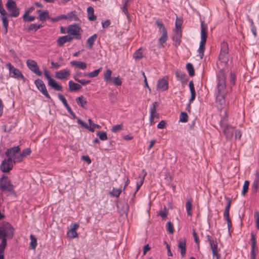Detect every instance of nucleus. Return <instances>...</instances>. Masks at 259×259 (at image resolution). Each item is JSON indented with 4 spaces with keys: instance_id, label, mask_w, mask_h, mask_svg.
Masks as SVG:
<instances>
[{
    "instance_id": "680f3d73",
    "label": "nucleus",
    "mask_w": 259,
    "mask_h": 259,
    "mask_svg": "<svg viewBox=\"0 0 259 259\" xmlns=\"http://www.w3.org/2000/svg\"><path fill=\"white\" fill-rule=\"evenodd\" d=\"M37 24H31L29 27H28V31H36L37 30Z\"/></svg>"
},
{
    "instance_id": "603ef678",
    "label": "nucleus",
    "mask_w": 259,
    "mask_h": 259,
    "mask_svg": "<svg viewBox=\"0 0 259 259\" xmlns=\"http://www.w3.org/2000/svg\"><path fill=\"white\" fill-rule=\"evenodd\" d=\"M122 128H123V125L122 124H117V125H114L112 127V128L111 129V131L113 133H117V132H118L120 130H122Z\"/></svg>"
},
{
    "instance_id": "473e14b6",
    "label": "nucleus",
    "mask_w": 259,
    "mask_h": 259,
    "mask_svg": "<svg viewBox=\"0 0 259 259\" xmlns=\"http://www.w3.org/2000/svg\"><path fill=\"white\" fill-rule=\"evenodd\" d=\"M205 42H200L198 52L200 59H202L204 56V52L205 49Z\"/></svg>"
},
{
    "instance_id": "1a4fd4ad",
    "label": "nucleus",
    "mask_w": 259,
    "mask_h": 259,
    "mask_svg": "<svg viewBox=\"0 0 259 259\" xmlns=\"http://www.w3.org/2000/svg\"><path fill=\"white\" fill-rule=\"evenodd\" d=\"M34 83L40 92H41L47 98L51 99V96L48 93L46 85L42 80L37 79L34 81Z\"/></svg>"
},
{
    "instance_id": "58836bf2",
    "label": "nucleus",
    "mask_w": 259,
    "mask_h": 259,
    "mask_svg": "<svg viewBox=\"0 0 259 259\" xmlns=\"http://www.w3.org/2000/svg\"><path fill=\"white\" fill-rule=\"evenodd\" d=\"M122 192L120 189L113 188L112 191L110 192V195L112 197H118Z\"/></svg>"
},
{
    "instance_id": "2eb2a0df",
    "label": "nucleus",
    "mask_w": 259,
    "mask_h": 259,
    "mask_svg": "<svg viewBox=\"0 0 259 259\" xmlns=\"http://www.w3.org/2000/svg\"><path fill=\"white\" fill-rule=\"evenodd\" d=\"M250 241L251 242L250 258L251 259H256L255 249L256 248V242L255 235L253 232L251 233Z\"/></svg>"
},
{
    "instance_id": "de8ad7c7",
    "label": "nucleus",
    "mask_w": 259,
    "mask_h": 259,
    "mask_svg": "<svg viewBox=\"0 0 259 259\" xmlns=\"http://www.w3.org/2000/svg\"><path fill=\"white\" fill-rule=\"evenodd\" d=\"M58 96L59 99L61 101V102H62V103L65 107V108L66 109L67 108H68L69 107V106L68 104L67 103V102L66 99L65 98V97L62 94H59V93L58 94Z\"/></svg>"
},
{
    "instance_id": "f8f14e48",
    "label": "nucleus",
    "mask_w": 259,
    "mask_h": 259,
    "mask_svg": "<svg viewBox=\"0 0 259 259\" xmlns=\"http://www.w3.org/2000/svg\"><path fill=\"white\" fill-rule=\"evenodd\" d=\"M26 64L28 68L33 73L38 76L42 75L41 71L39 70L36 62L31 59H29L26 62Z\"/></svg>"
},
{
    "instance_id": "7c9ffc66",
    "label": "nucleus",
    "mask_w": 259,
    "mask_h": 259,
    "mask_svg": "<svg viewBox=\"0 0 259 259\" xmlns=\"http://www.w3.org/2000/svg\"><path fill=\"white\" fill-rule=\"evenodd\" d=\"M94 8L91 6L89 7L87 9V13L90 21H95L97 17L94 15Z\"/></svg>"
},
{
    "instance_id": "7ed1b4c3",
    "label": "nucleus",
    "mask_w": 259,
    "mask_h": 259,
    "mask_svg": "<svg viewBox=\"0 0 259 259\" xmlns=\"http://www.w3.org/2000/svg\"><path fill=\"white\" fill-rule=\"evenodd\" d=\"M155 24L159 28V32L162 33L161 36L158 39L159 48H163V44L166 42L168 39V35L167 30L164 25L163 23L157 20L155 22Z\"/></svg>"
},
{
    "instance_id": "0eeeda50",
    "label": "nucleus",
    "mask_w": 259,
    "mask_h": 259,
    "mask_svg": "<svg viewBox=\"0 0 259 259\" xmlns=\"http://www.w3.org/2000/svg\"><path fill=\"white\" fill-rule=\"evenodd\" d=\"M44 75L48 80V85L49 86L58 91L62 90V86L57 83L56 81L51 77L50 72L47 69H45L44 70Z\"/></svg>"
},
{
    "instance_id": "c03bdc74",
    "label": "nucleus",
    "mask_w": 259,
    "mask_h": 259,
    "mask_svg": "<svg viewBox=\"0 0 259 259\" xmlns=\"http://www.w3.org/2000/svg\"><path fill=\"white\" fill-rule=\"evenodd\" d=\"M188 116L186 112H182L180 115L179 121L182 122H186L188 121Z\"/></svg>"
},
{
    "instance_id": "cd10ccee",
    "label": "nucleus",
    "mask_w": 259,
    "mask_h": 259,
    "mask_svg": "<svg viewBox=\"0 0 259 259\" xmlns=\"http://www.w3.org/2000/svg\"><path fill=\"white\" fill-rule=\"evenodd\" d=\"M97 38V35L96 34H93L92 36L90 37L87 41V47L90 49H92L94 45V43Z\"/></svg>"
},
{
    "instance_id": "2f4dec72",
    "label": "nucleus",
    "mask_w": 259,
    "mask_h": 259,
    "mask_svg": "<svg viewBox=\"0 0 259 259\" xmlns=\"http://www.w3.org/2000/svg\"><path fill=\"white\" fill-rule=\"evenodd\" d=\"M70 64L71 65L76 66L81 69H85L87 68V64L83 62L72 61L70 62Z\"/></svg>"
},
{
    "instance_id": "4468645a",
    "label": "nucleus",
    "mask_w": 259,
    "mask_h": 259,
    "mask_svg": "<svg viewBox=\"0 0 259 259\" xmlns=\"http://www.w3.org/2000/svg\"><path fill=\"white\" fill-rule=\"evenodd\" d=\"M20 151V148L18 146H14L8 149L5 152V154L8 158H11V159H13L14 157H16L17 154Z\"/></svg>"
},
{
    "instance_id": "4c0bfd02",
    "label": "nucleus",
    "mask_w": 259,
    "mask_h": 259,
    "mask_svg": "<svg viewBox=\"0 0 259 259\" xmlns=\"http://www.w3.org/2000/svg\"><path fill=\"white\" fill-rule=\"evenodd\" d=\"M186 69L189 73V74L190 76H193L195 74V70L193 67V65L188 63L186 65Z\"/></svg>"
},
{
    "instance_id": "9b49d317",
    "label": "nucleus",
    "mask_w": 259,
    "mask_h": 259,
    "mask_svg": "<svg viewBox=\"0 0 259 259\" xmlns=\"http://www.w3.org/2000/svg\"><path fill=\"white\" fill-rule=\"evenodd\" d=\"M13 160L11 158L5 159L1 164V169L4 172L10 171L13 166Z\"/></svg>"
},
{
    "instance_id": "37998d69",
    "label": "nucleus",
    "mask_w": 259,
    "mask_h": 259,
    "mask_svg": "<svg viewBox=\"0 0 259 259\" xmlns=\"http://www.w3.org/2000/svg\"><path fill=\"white\" fill-rule=\"evenodd\" d=\"M67 235L69 238L72 239L77 238L78 236L76 231L71 229L68 231Z\"/></svg>"
},
{
    "instance_id": "f257e3e1",
    "label": "nucleus",
    "mask_w": 259,
    "mask_h": 259,
    "mask_svg": "<svg viewBox=\"0 0 259 259\" xmlns=\"http://www.w3.org/2000/svg\"><path fill=\"white\" fill-rule=\"evenodd\" d=\"M220 125L223 128V132L226 138L232 139L234 134V127L228 124V114L226 111H225L224 117L220 121Z\"/></svg>"
},
{
    "instance_id": "20e7f679",
    "label": "nucleus",
    "mask_w": 259,
    "mask_h": 259,
    "mask_svg": "<svg viewBox=\"0 0 259 259\" xmlns=\"http://www.w3.org/2000/svg\"><path fill=\"white\" fill-rule=\"evenodd\" d=\"M0 190L2 191H8L11 193H15L14 186L8 177L3 176L0 179Z\"/></svg>"
},
{
    "instance_id": "e2e57ef3",
    "label": "nucleus",
    "mask_w": 259,
    "mask_h": 259,
    "mask_svg": "<svg viewBox=\"0 0 259 259\" xmlns=\"http://www.w3.org/2000/svg\"><path fill=\"white\" fill-rule=\"evenodd\" d=\"M31 152V150L30 148H28L24 149L22 152H21L24 156H26L27 155H29Z\"/></svg>"
},
{
    "instance_id": "dca6fc26",
    "label": "nucleus",
    "mask_w": 259,
    "mask_h": 259,
    "mask_svg": "<svg viewBox=\"0 0 259 259\" xmlns=\"http://www.w3.org/2000/svg\"><path fill=\"white\" fill-rule=\"evenodd\" d=\"M207 25L204 21H201V40L200 42H206L207 36Z\"/></svg>"
},
{
    "instance_id": "5701e85b",
    "label": "nucleus",
    "mask_w": 259,
    "mask_h": 259,
    "mask_svg": "<svg viewBox=\"0 0 259 259\" xmlns=\"http://www.w3.org/2000/svg\"><path fill=\"white\" fill-rule=\"evenodd\" d=\"M178 247L181 249V255L184 257L186 254V241L185 238L181 239L179 241Z\"/></svg>"
},
{
    "instance_id": "774afa93",
    "label": "nucleus",
    "mask_w": 259,
    "mask_h": 259,
    "mask_svg": "<svg viewBox=\"0 0 259 259\" xmlns=\"http://www.w3.org/2000/svg\"><path fill=\"white\" fill-rule=\"evenodd\" d=\"M61 65L58 64V63L54 62L53 61L51 62V68L55 69H58L61 67Z\"/></svg>"
},
{
    "instance_id": "4d7b16f0",
    "label": "nucleus",
    "mask_w": 259,
    "mask_h": 259,
    "mask_svg": "<svg viewBox=\"0 0 259 259\" xmlns=\"http://www.w3.org/2000/svg\"><path fill=\"white\" fill-rule=\"evenodd\" d=\"M127 2H125L124 5L123 6L122 8V10L123 12V13L126 15L127 18H128L130 17V14L128 12L127 9Z\"/></svg>"
},
{
    "instance_id": "ddd939ff",
    "label": "nucleus",
    "mask_w": 259,
    "mask_h": 259,
    "mask_svg": "<svg viewBox=\"0 0 259 259\" xmlns=\"http://www.w3.org/2000/svg\"><path fill=\"white\" fill-rule=\"evenodd\" d=\"M168 83L167 81V77H163L162 78L159 79L157 82L156 90L165 91L168 89Z\"/></svg>"
},
{
    "instance_id": "c756f323",
    "label": "nucleus",
    "mask_w": 259,
    "mask_h": 259,
    "mask_svg": "<svg viewBox=\"0 0 259 259\" xmlns=\"http://www.w3.org/2000/svg\"><path fill=\"white\" fill-rule=\"evenodd\" d=\"M67 20L70 21H79V19L77 16V12L75 11H71V12L67 14Z\"/></svg>"
},
{
    "instance_id": "a18cd8bd",
    "label": "nucleus",
    "mask_w": 259,
    "mask_h": 259,
    "mask_svg": "<svg viewBox=\"0 0 259 259\" xmlns=\"http://www.w3.org/2000/svg\"><path fill=\"white\" fill-rule=\"evenodd\" d=\"M24 157V155L22 153H21L17 155L16 157H14V158H13L12 160H13V162L14 163L16 162H20L23 160Z\"/></svg>"
},
{
    "instance_id": "423d86ee",
    "label": "nucleus",
    "mask_w": 259,
    "mask_h": 259,
    "mask_svg": "<svg viewBox=\"0 0 259 259\" xmlns=\"http://www.w3.org/2000/svg\"><path fill=\"white\" fill-rule=\"evenodd\" d=\"M219 60L222 62H227L229 58V48L227 42L223 41L221 45Z\"/></svg>"
},
{
    "instance_id": "a19ab883",
    "label": "nucleus",
    "mask_w": 259,
    "mask_h": 259,
    "mask_svg": "<svg viewBox=\"0 0 259 259\" xmlns=\"http://www.w3.org/2000/svg\"><path fill=\"white\" fill-rule=\"evenodd\" d=\"M146 174H147V173L146 172H145L144 177H142V178H141V180L140 181L137 182L136 190L135 191V192L134 193V197H135L136 196V194L137 193V192L138 191V190H139V189L142 185V184L144 182V178L146 176Z\"/></svg>"
},
{
    "instance_id": "39448f33",
    "label": "nucleus",
    "mask_w": 259,
    "mask_h": 259,
    "mask_svg": "<svg viewBox=\"0 0 259 259\" xmlns=\"http://www.w3.org/2000/svg\"><path fill=\"white\" fill-rule=\"evenodd\" d=\"M226 77L225 72L223 70H221L220 74L218 76V95H225L226 89Z\"/></svg>"
},
{
    "instance_id": "9d476101",
    "label": "nucleus",
    "mask_w": 259,
    "mask_h": 259,
    "mask_svg": "<svg viewBox=\"0 0 259 259\" xmlns=\"http://www.w3.org/2000/svg\"><path fill=\"white\" fill-rule=\"evenodd\" d=\"M7 67L10 71L11 74L10 76L13 78H21L24 80L25 78L21 72L17 68H15L11 63H9L7 64Z\"/></svg>"
},
{
    "instance_id": "ea45409f",
    "label": "nucleus",
    "mask_w": 259,
    "mask_h": 259,
    "mask_svg": "<svg viewBox=\"0 0 259 259\" xmlns=\"http://www.w3.org/2000/svg\"><path fill=\"white\" fill-rule=\"evenodd\" d=\"M77 122L78 124L81 125L82 126H83L85 128L89 130L90 131H91L92 132H94V128H92L91 127H90L86 123H85L84 121H83L80 119H78L77 120Z\"/></svg>"
},
{
    "instance_id": "3c124183",
    "label": "nucleus",
    "mask_w": 259,
    "mask_h": 259,
    "mask_svg": "<svg viewBox=\"0 0 259 259\" xmlns=\"http://www.w3.org/2000/svg\"><path fill=\"white\" fill-rule=\"evenodd\" d=\"M166 230L170 234L174 233V229L173 225L170 222H168L166 224Z\"/></svg>"
},
{
    "instance_id": "bb28decb",
    "label": "nucleus",
    "mask_w": 259,
    "mask_h": 259,
    "mask_svg": "<svg viewBox=\"0 0 259 259\" xmlns=\"http://www.w3.org/2000/svg\"><path fill=\"white\" fill-rule=\"evenodd\" d=\"M37 12L39 14L38 19L41 21H45L47 19H50L49 13L48 11L38 10Z\"/></svg>"
},
{
    "instance_id": "052dcab7",
    "label": "nucleus",
    "mask_w": 259,
    "mask_h": 259,
    "mask_svg": "<svg viewBox=\"0 0 259 259\" xmlns=\"http://www.w3.org/2000/svg\"><path fill=\"white\" fill-rule=\"evenodd\" d=\"M129 206L127 202H125L122 207L123 212L127 213L128 211Z\"/></svg>"
},
{
    "instance_id": "8fccbe9b",
    "label": "nucleus",
    "mask_w": 259,
    "mask_h": 259,
    "mask_svg": "<svg viewBox=\"0 0 259 259\" xmlns=\"http://www.w3.org/2000/svg\"><path fill=\"white\" fill-rule=\"evenodd\" d=\"M249 185V182L248 181H245L244 182V185L243 186L242 191L241 192L242 195H245L246 193L248 191Z\"/></svg>"
},
{
    "instance_id": "f03ea898",
    "label": "nucleus",
    "mask_w": 259,
    "mask_h": 259,
    "mask_svg": "<svg viewBox=\"0 0 259 259\" xmlns=\"http://www.w3.org/2000/svg\"><path fill=\"white\" fill-rule=\"evenodd\" d=\"M14 229L9 223L4 222L0 226V239L7 237L11 239L14 236Z\"/></svg>"
},
{
    "instance_id": "5fc2aeb1",
    "label": "nucleus",
    "mask_w": 259,
    "mask_h": 259,
    "mask_svg": "<svg viewBox=\"0 0 259 259\" xmlns=\"http://www.w3.org/2000/svg\"><path fill=\"white\" fill-rule=\"evenodd\" d=\"M111 82L113 83L114 85H120L122 83V82L119 79V77H114L112 78V81Z\"/></svg>"
},
{
    "instance_id": "6e6d98bb",
    "label": "nucleus",
    "mask_w": 259,
    "mask_h": 259,
    "mask_svg": "<svg viewBox=\"0 0 259 259\" xmlns=\"http://www.w3.org/2000/svg\"><path fill=\"white\" fill-rule=\"evenodd\" d=\"M134 58L135 59H141L142 57V53L141 51V49L137 50L134 54Z\"/></svg>"
},
{
    "instance_id": "f704fd0d",
    "label": "nucleus",
    "mask_w": 259,
    "mask_h": 259,
    "mask_svg": "<svg viewBox=\"0 0 259 259\" xmlns=\"http://www.w3.org/2000/svg\"><path fill=\"white\" fill-rule=\"evenodd\" d=\"M112 72L110 69H107L106 73L104 74V79L107 82H111L112 81Z\"/></svg>"
},
{
    "instance_id": "0e129e2a",
    "label": "nucleus",
    "mask_w": 259,
    "mask_h": 259,
    "mask_svg": "<svg viewBox=\"0 0 259 259\" xmlns=\"http://www.w3.org/2000/svg\"><path fill=\"white\" fill-rule=\"evenodd\" d=\"M165 121L164 120H161V121H160L158 124H157V128H160V129H163V128H164L165 127Z\"/></svg>"
},
{
    "instance_id": "bf43d9fd",
    "label": "nucleus",
    "mask_w": 259,
    "mask_h": 259,
    "mask_svg": "<svg viewBox=\"0 0 259 259\" xmlns=\"http://www.w3.org/2000/svg\"><path fill=\"white\" fill-rule=\"evenodd\" d=\"M88 121L89 122V124L90 125V127H91L92 128H94V130H95V128H100L101 126L97 124H95L93 122V121L91 119H89Z\"/></svg>"
},
{
    "instance_id": "c9c22d12",
    "label": "nucleus",
    "mask_w": 259,
    "mask_h": 259,
    "mask_svg": "<svg viewBox=\"0 0 259 259\" xmlns=\"http://www.w3.org/2000/svg\"><path fill=\"white\" fill-rule=\"evenodd\" d=\"M7 237H4L2 239L1 243H0V254H3L4 252L5 249L7 246Z\"/></svg>"
},
{
    "instance_id": "4be33fe9",
    "label": "nucleus",
    "mask_w": 259,
    "mask_h": 259,
    "mask_svg": "<svg viewBox=\"0 0 259 259\" xmlns=\"http://www.w3.org/2000/svg\"><path fill=\"white\" fill-rule=\"evenodd\" d=\"M175 75L177 80L180 81L182 84L186 83L188 81L186 74L181 71H176Z\"/></svg>"
},
{
    "instance_id": "f3484780",
    "label": "nucleus",
    "mask_w": 259,
    "mask_h": 259,
    "mask_svg": "<svg viewBox=\"0 0 259 259\" xmlns=\"http://www.w3.org/2000/svg\"><path fill=\"white\" fill-rule=\"evenodd\" d=\"M216 103L218 109L222 111L225 106V95H217L216 97Z\"/></svg>"
},
{
    "instance_id": "864d4df0",
    "label": "nucleus",
    "mask_w": 259,
    "mask_h": 259,
    "mask_svg": "<svg viewBox=\"0 0 259 259\" xmlns=\"http://www.w3.org/2000/svg\"><path fill=\"white\" fill-rule=\"evenodd\" d=\"M258 185H259V178H258V177H256L255 178V179L254 180L253 182L252 185V188L254 189V190L255 192L257 190Z\"/></svg>"
},
{
    "instance_id": "e433bc0d",
    "label": "nucleus",
    "mask_w": 259,
    "mask_h": 259,
    "mask_svg": "<svg viewBox=\"0 0 259 259\" xmlns=\"http://www.w3.org/2000/svg\"><path fill=\"white\" fill-rule=\"evenodd\" d=\"M192 200L190 199L188 200L186 204V208L188 215H192Z\"/></svg>"
},
{
    "instance_id": "b1692460",
    "label": "nucleus",
    "mask_w": 259,
    "mask_h": 259,
    "mask_svg": "<svg viewBox=\"0 0 259 259\" xmlns=\"http://www.w3.org/2000/svg\"><path fill=\"white\" fill-rule=\"evenodd\" d=\"M80 30V28L77 25L74 24L68 26L67 32L73 35V34H76L77 33L79 32Z\"/></svg>"
},
{
    "instance_id": "49530a36",
    "label": "nucleus",
    "mask_w": 259,
    "mask_h": 259,
    "mask_svg": "<svg viewBox=\"0 0 259 259\" xmlns=\"http://www.w3.org/2000/svg\"><path fill=\"white\" fill-rule=\"evenodd\" d=\"M30 246L32 249H35L37 245V241L36 238L32 235H31L30 236Z\"/></svg>"
},
{
    "instance_id": "09e8293b",
    "label": "nucleus",
    "mask_w": 259,
    "mask_h": 259,
    "mask_svg": "<svg viewBox=\"0 0 259 259\" xmlns=\"http://www.w3.org/2000/svg\"><path fill=\"white\" fill-rule=\"evenodd\" d=\"M1 18L3 21V26L5 28H6V33H7L8 27L9 25L8 20L6 16H2Z\"/></svg>"
},
{
    "instance_id": "393cba45",
    "label": "nucleus",
    "mask_w": 259,
    "mask_h": 259,
    "mask_svg": "<svg viewBox=\"0 0 259 259\" xmlns=\"http://www.w3.org/2000/svg\"><path fill=\"white\" fill-rule=\"evenodd\" d=\"M69 91L70 92H75L79 90L81 88V85L74 82L72 80H70L68 82Z\"/></svg>"
},
{
    "instance_id": "6e6552de",
    "label": "nucleus",
    "mask_w": 259,
    "mask_h": 259,
    "mask_svg": "<svg viewBox=\"0 0 259 259\" xmlns=\"http://www.w3.org/2000/svg\"><path fill=\"white\" fill-rule=\"evenodd\" d=\"M8 11L10 13V16L17 17L19 15V9L17 8L15 2L13 0H8L6 4Z\"/></svg>"
},
{
    "instance_id": "72a5a7b5",
    "label": "nucleus",
    "mask_w": 259,
    "mask_h": 259,
    "mask_svg": "<svg viewBox=\"0 0 259 259\" xmlns=\"http://www.w3.org/2000/svg\"><path fill=\"white\" fill-rule=\"evenodd\" d=\"M102 68L100 67L98 69L94 70V71H92V72H91L89 73H84V75L88 76L89 77H90V78L96 77L98 75L99 73L101 72V71L102 70Z\"/></svg>"
},
{
    "instance_id": "79ce46f5",
    "label": "nucleus",
    "mask_w": 259,
    "mask_h": 259,
    "mask_svg": "<svg viewBox=\"0 0 259 259\" xmlns=\"http://www.w3.org/2000/svg\"><path fill=\"white\" fill-rule=\"evenodd\" d=\"M97 135L99 137V139L102 141H105L108 139L106 133L104 131L97 132Z\"/></svg>"
},
{
    "instance_id": "a211bd4d",
    "label": "nucleus",
    "mask_w": 259,
    "mask_h": 259,
    "mask_svg": "<svg viewBox=\"0 0 259 259\" xmlns=\"http://www.w3.org/2000/svg\"><path fill=\"white\" fill-rule=\"evenodd\" d=\"M70 75V70L68 69H64L57 71L55 73V77L59 79H64Z\"/></svg>"
},
{
    "instance_id": "412c9836",
    "label": "nucleus",
    "mask_w": 259,
    "mask_h": 259,
    "mask_svg": "<svg viewBox=\"0 0 259 259\" xmlns=\"http://www.w3.org/2000/svg\"><path fill=\"white\" fill-rule=\"evenodd\" d=\"M72 39L73 37L67 35L59 37L57 40V42L60 47H62L65 43L70 42Z\"/></svg>"
},
{
    "instance_id": "c85d7f7f",
    "label": "nucleus",
    "mask_w": 259,
    "mask_h": 259,
    "mask_svg": "<svg viewBox=\"0 0 259 259\" xmlns=\"http://www.w3.org/2000/svg\"><path fill=\"white\" fill-rule=\"evenodd\" d=\"M77 104L80 105L81 107L86 109L87 105V102L83 96H80L76 99Z\"/></svg>"
},
{
    "instance_id": "338daca9",
    "label": "nucleus",
    "mask_w": 259,
    "mask_h": 259,
    "mask_svg": "<svg viewBox=\"0 0 259 259\" xmlns=\"http://www.w3.org/2000/svg\"><path fill=\"white\" fill-rule=\"evenodd\" d=\"M34 10V8L33 7H30L28 10L26 11L25 13L23 15V18L25 19L26 16H27L28 15V14L29 13H30L31 12H32Z\"/></svg>"
},
{
    "instance_id": "6ab92c4d",
    "label": "nucleus",
    "mask_w": 259,
    "mask_h": 259,
    "mask_svg": "<svg viewBox=\"0 0 259 259\" xmlns=\"http://www.w3.org/2000/svg\"><path fill=\"white\" fill-rule=\"evenodd\" d=\"M158 105V103L155 102L153 103L152 106L150 108V124L152 125L154 123V119L155 117H158V115H156V108Z\"/></svg>"
},
{
    "instance_id": "aec40b11",
    "label": "nucleus",
    "mask_w": 259,
    "mask_h": 259,
    "mask_svg": "<svg viewBox=\"0 0 259 259\" xmlns=\"http://www.w3.org/2000/svg\"><path fill=\"white\" fill-rule=\"evenodd\" d=\"M210 249H211L212 253L213 256H215L217 259H219L220 255L219 254V250L218 247V243L217 240L209 243Z\"/></svg>"
},
{
    "instance_id": "13d9d810",
    "label": "nucleus",
    "mask_w": 259,
    "mask_h": 259,
    "mask_svg": "<svg viewBox=\"0 0 259 259\" xmlns=\"http://www.w3.org/2000/svg\"><path fill=\"white\" fill-rule=\"evenodd\" d=\"M254 216L255 217L256 227L259 230V212L258 211H255L254 212Z\"/></svg>"
},
{
    "instance_id": "69168bd1",
    "label": "nucleus",
    "mask_w": 259,
    "mask_h": 259,
    "mask_svg": "<svg viewBox=\"0 0 259 259\" xmlns=\"http://www.w3.org/2000/svg\"><path fill=\"white\" fill-rule=\"evenodd\" d=\"M182 21L178 18L176 20L175 28L177 29H181Z\"/></svg>"
},
{
    "instance_id": "a878e982",
    "label": "nucleus",
    "mask_w": 259,
    "mask_h": 259,
    "mask_svg": "<svg viewBox=\"0 0 259 259\" xmlns=\"http://www.w3.org/2000/svg\"><path fill=\"white\" fill-rule=\"evenodd\" d=\"M182 36V31L181 29H177L174 30V34L172 36L173 40L180 44V38Z\"/></svg>"
}]
</instances>
